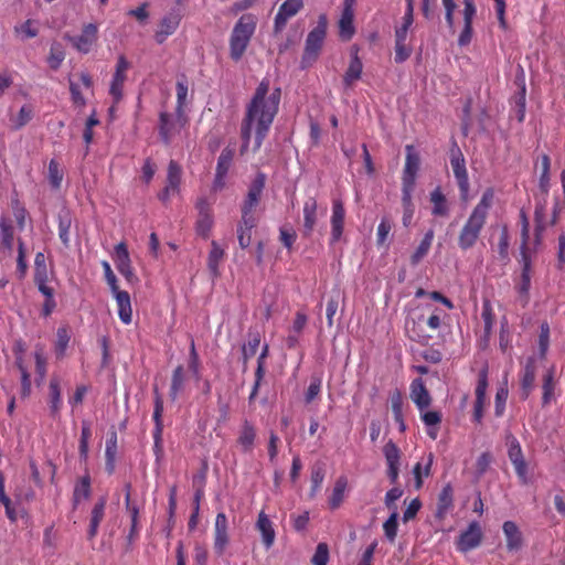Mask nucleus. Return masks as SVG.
<instances>
[{"mask_svg":"<svg viewBox=\"0 0 565 565\" xmlns=\"http://www.w3.org/2000/svg\"><path fill=\"white\" fill-rule=\"evenodd\" d=\"M257 225L255 216L242 215L237 225V239L241 248H247L252 243V231Z\"/></svg>","mask_w":565,"mask_h":565,"instance_id":"cd10ccee","label":"nucleus"},{"mask_svg":"<svg viewBox=\"0 0 565 565\" xmlns=\"http://www.w3.org/2000/svg\"><path fill=\"white\" fill-rule=\"evenodd\" d=\"M305 7L303 0H285L278 8L274 19L273 31L275 34L282 32L288 21L296 17Z\"/></svg>","mask_w":565,"mask_h":565,"instance_id":"9d476101","label":"nucleus"},{"mask_svg":"<svg viewBox=\"0 0 565 565\" xmlns=\"http://www.w3.org/2000/svg\"><path fill=\"white\" fill-rule=\"evenodd\" d=\"M348 488V478L345 476H340L333 486L332 493L329 498V508L331 510H337L340 508L344 500V492Z\"/></svg>","mask_w":565,"mask_h":565,"instance_id":"c9c22d12","label":"nucleus"},{"mask_svg":"<svg viewBox=\"0 0 565 565\" xmlns=\"http://www.w3.org/2000/svg\"><path fill=\"white\" fill-rule=\"evenodd\" d=\"M117 456V434L113 433L111 436L106 440L105 458L106 471L111 475L115 471V461Z\"/></svg>","mask_w":565,"mask_h":565,"instance_id":"603ef678","label":"nucleus"},{"mask_svg":"<svg viewBox=\"0 0 565 565\" xmlns=\"http://www.w3.org/2000/svg\"><path fill=\"white\" fill-rule=\"evenodd\" d=\"M164 406L161 394L158 391V387L153 388V414L152 419L154 422V428L152 431L153 437V454L157 460H160L163 457V415Z\"/></svg>","mask_w":565,"mask_h":565,"instance_id":"0eeeda50","label":"nucleus"},{"mask_svg":"<svg viewBox=\"0 0 565 565\" xmlns=\"http://www.w3.org/2000/svg\"><path fill=\"white\" fill-rule=\"evenodd\" d=\"M444 317L446 313L441 309L431 305L424 306L415 317L407 318L405 321L409 339L420 344H428L431 335L424 332L423 326L436 331L441 327Z\"/></svg>","mask_w":565,"mask_h":565,"instance_id":"7ed1b4c3","label":"nucleus"},{"mask_svg":"<svg viewBox=\"0 0 565 565\" xmlns=\"http://www.w3.org/2000/svg\"><path fill=\"white\" fill-rule=\"evenodd\" d=\"M269 93V79L264 78L257 86L253 98L247 105L241 126L242 148L245 152L252 140V131L255 129L253 151H258L266 138L269 128L278 113L281 90L279 87Z\"/></svg>","mask_w":565,"mask_h":565,"instance_id":"f257e3e1","label":"nucleus"},{"mask_svg":"<svg viewBox=\"0 0 565 565\" xmlns=\"http://www.w3.org/2000/svg\"><path fill=\"white\" fill-rule=\"evenodd\" d=\"M260 333L259 331H252L248 332V342L243 345L242 348V359L244 367H246L247 362L249 359H252L258 350V347L260 344Z\"/></svg>","mask_w":565,"mask_h":565,"instance_id":"a18cd8bd","label":"nucleus"},{"mask_svg":"<svg viewBox=\"0 0 565 565\" xmlns=\"http://www.w3.org/2000/svg\"><path fill=\"white\" fill-rule=\"evenodd\" d=\"M65 58V52L63 50V46L58 42H53L51 44L50 54L47 56V63L50 67L54 71H56L62 62Z\"/></svg>","mask_w":565,"mask_h":565,"instance_id":"4d7b16f0","label":"nucleus"},{"mask_svg":"<svg viewBox=\"0 0 565 565\" xmlns=\"http://www.w3.org/2000/svg\"><path fill=\"white\" fill-rule=\"evenodd\" d=\"M106 504H107V498L105 495H103L96 501V503L94 504V507L92 509L90 518H89V525H88V530H87V539L89 541H93L98 533L99 524L102 523V521L104 520V516H105Z\"/></svg>","mask_w":565,"mask_h":565,"instance_id":"a878e982","label":"nucleus"},{"mask_svg":"<svg viewBox=\"0 0 565 565\" xmlns=\"http://www.w3.org/2000/svg\"><path fill=\"white\" fill-rule=\"evenodd\" d=\"M509 396L507 384H503L497 390L494 398V415L501 417L505 411V404Z\"/></svg>","mask_w":565,"mask_h":565,"instance_id":"680f3d73","label":"nucleus"},{"mask_svg":"<svg viewBox=\"0 0 565 565\" xmlns=\"http://www.w3.org/2000/svg\"><path fill=\"white\" fill-rule=\"evenodd\" d=\"M515 288L520 296L522 306L525 307L529 303V291L531 288V271H527V269L521 270L520 281Z\"/></svg>","mask_w":565,"mask_h":565,"instance_id":"6e6d98bb","label":"nucleus"},{"mask_svg":"<svg viewBox=\"0 0 565 565\" xmlns=\"http://www.w3.org/2000/svg\"><path fill=\"white\" fill-rule=\"evenodd\" d=\"M409 391V397L419 413H423V411L430 406L433 398L422 377L412 381Z\"/></svg>","mask_w":565,"mask_h":565,"instance_id":"aec40b11","label":"nucleus"},{"mask_svg":"<svg viewBox=\"0 0 565 565\" xmlns=\"http://www.w3.org/2000/svg\"><path fill=\"white\" fill-rule=\"evenodd\" d=\"M435 233L433 230H428L415 252L411 256V264L416 266L429 252Z\"/></svg>","mask_w":565,"mask_h":565,"instance_id":"79ce46f5","label":"nucleus"},{"mask_svg":"<svg viewBox=\"0 0 565 565\" xmlns=\"http://www.w3.org/2000/svg\"><path fill=\"white\" fill-rule=\"evenodd\" d=\"M463 3V29L459 34V46H467L472 40V20L477 13L475 0H462Z\"/></svg>","mask_w":565,"mask_h":565,"instance_id":"a211bd4d","label":"nucleus"},{"mask_svg":"<svg viewBox=\"0 0 565 565\" xmlns=\"http://www.w3.org/2000/svg\"><path fill=\"white\" fill-rule=\"evenodd\" d=\"M177 107L175 113L179 117H182V113H184L183 107L185 106L186 96H188V81L184 75L180 79H178L177 85Z\"/></svg>","mask_w":565,"mask_h":565,"instance_id":"5fc2aeb1","label":"nucleus"},{"mask_svg":"<svg viewBox=\"0 0 565 565\" xmlns=\"http://www.w3.org/2000/svg\"><path fill=\"white\" fill-rule=\"evenodd\" d=\"M268 353H269V347H268V344H265L262 349V352H260L258 359H257V367L255 371V382H254L252 392L248 397L249 403H253L258 394L260 383L265 375V360L268 356Z\"/></svg>","mask_w":565,"mask_h":565,"instance_id":"72a5a7b5","label":"nucleus"},{"mask_svg":"<svg viewBox=\"0 0 565 565\" xmlns=\"http://www.w3.org/2000/svg\"><path fill=\"white\" fill-rule=\"evenodd\" d=\"M26 270L28 263L25 244L21 238H18L17 273L20 279H23L25 277Z\"/></svg>","mask_w":565,"mask_h":565,"instance_id":"bf43d9fd","label":"nucleus"},{"mask_svg":"<svg viewBox=\"0 0 565 565\" xmlns=\"http://www.w3.org/2000/svg\"><path fill=\"white\" fill-rule=\"evenodd\" d=\"M354 12H343L341 13V18L339 20V36L343 41H350L355 34L354 28Z\"/></svg>","mask_w":565,"mask_h":565,"instance_id":"de8ad7c7","label":"nucleus"},{"mask_svg":"<svg viewBox=\"0 0 565 565\" xmlns=\"http://www.w3.org/2000/svg\"><path fill=\"white\" fill-rule=\"evenodd\" d=\"M406 158L403 169L402 181L416 183V177L420 166V157L413 145L405 147Z\"/></svg>","mask_w":565,"mask_h":565,"instance_id":"412c9836","label":"nucleus"},{"mask_svg":"<svg viewBox=\"0 0 565 565\" xmlns=\"http://www.w3.org/2000/svg\"><path fill=\"white\" fill-rule=\"evenodd\" d=\"M233 157H234L233 150H231L228 148L223 149L221 154L218 156L215 172L227 175L228 170L232 164V161H233Z\"/></svg>","mask_w":565,"mask_h":565,"instance_id":"69168bd1","label":"nucleus"},{"mask_svg":"<svg viewBox=\"0 0 565 565\" xmlns=\"http://www.w3.org/2000/svg\"><path fill=\"white\" fill-rule=\"evenodd\" d=\"M488 388V367H482L478 373V382L476 386V401L486 402Z\"/></svg>","mask_w":565,"mask_h":565,"instance_id":"e2e57ef3","label":"nucleus"},{"mask_svg":"<svg viewBox=\"0 0 565 565\" xmlns=\"http://www.w3.org/2000/svg\"><path fill=\"white\" fill-rule=\"evenodd\" d=\"M383 455L387 466L386 476L392 484H396L399 476L401 449L393 440H388L383 447Z\"/></svg>","mask_w":565,"mask_h":565,"instance_id":"4468645a","label":"nucleus"},{"mask_svg":"<svg viewBox=\"0 0 565 565\" xmlns=\"http://www.w3.org/2000/svg\"><path fill=\"white\" fill-rule=\"evenodd\" d=\"M450 166L459 188L460 199L467 201L470 190L468 171L465 157L456 142H454L450 149Z\"/></svg>","mask_w":565,"mask_h":565,"instance_id":"423d86ee","label":"nucleus"},{"mask_svg":"<svg viewBox=\"0 0 565 565\" xmlns=\"http://www.w3.org/2000/svg\"><path fill=\"white\" fill-rule=\"evenodd\" d=\"M70 341V328L67 326L60 327L56 331V340L54 342V353L57 360L65 358Z\"/></svg>","mask_w":565,"mask_h":565,"instance_id":"e433bc0d","label":"nucleus"},{"mask_svg":"<svg viewBox=\"0 0 565 565\" xmlns=\"http://www.w3.org/2000/svg\"><path fill=\"white\" fill-rule=\"evenodd\" d=\"M256 529L262 534V542L264 546L266 548H270L275 543L276 532L273 522L264 511H260L258 514Z\"/></svg>","mask_w":565,"mask_h":565,"instance_id":"bb28decb","label":"nucleus"},{"mask_svg":"<svg viewBox=\"0 0 565 565\" xmlns=\"http://www.w3.org/2000/svg\"><path fill=\"white\" fill-rule=\"evenodd\" d=\"M188 118L184 113L182 117L175 114V118L172 115L162 111L159 115V135L161 141L169 146L173 138L180 134L181 129L186 125Z\"/></svg>","mask_w":565,"mask_h":565,"instance_id":"1a4fd4ad","label":"nucleus"},{"mask_svg":"<svg viewBox=\"0 0 565 565\" xmlns=\"http://www.w3.org/2000/svg\"><path fill=\"white\" fill-rule=\"evenodd\" d=\"M257 17L244 13L235 23L230 36V56L237 62L244 55L257 26Z\"/></svg>","mask_w":565,"mask_h":565,"instance_id":"20e7f679","label":"nucleus"},{"mask_svg":"<svg viewBox=\"0 0 565 565\" xmlns=\"http://www.w3.org/2000/svg\"><path fill=\"white\" fill-rule=\"evenodd\" d=\"M482 530L477 521L469 523L466 531L461 532L457 540V550L461 553H467L481 544Z\"/></svg>","mask_w":565,"mask_h":565,"instance_id":"2eb2a0df","label":"nucleus"},{"mask_svg":"<svg viewBox=\"0 0 565 565\" xmlns=\"http://www.w3.org/2000/svg\"><path fill=\"white\" fill-rule=\"evenodd\" d=\"M324 470L322 467H313L312 470H311V478H310V481H311V487H310V492H309V497L312 499L317 495V493L320 491L321 489V486L323 483V480H324Z\"/></svg>","mask_w":565,"mask_h":565,"instance_id":"052dcab7","label":"nucleus"},{"mask_svg":"<svg viewBox=\"0 0 565 565\" xmlns=\"http://www.w3.org/2000/svg\"><path fill=\"white\" fill-rule=\"evenodd\" d=\"M507 540V548L510 552L519 551L523 545L522 533L513 521H505L502 525Z\"/></svg>","mask_w":565,"mask_h":565,"instance_id":"c756f323","label":"nucleus"},{"mask_svg":"<svg viewBox=\"0 0 565 565\" xmlns=\"http://www.w3.org/2000/svg\"><path fill=\"white\" fill-rule=\"evenodd\" d=\"M507 444L508 457L514 467L520 483L527 484L530 481L527 462L525 461L520 441L516 439V437L510 434L507 436Z\"/></svg>","mask_w":565,"mask_h":565,"instance_id":"6e6552de","label":"nucleus"},{"mask_svg":"<svg viewBox=\"0 0 565 565\" xmlns=\"http://www.w3.org/2000/svg\"><path fill=\"white\" fill-rule=\"evenodd\" d=\"M130 64L124 55H120L116 63L115 73L113 75L109 94L115 102H119L124 94V84L127 79V71Z\"/></svg>","mask_w":565,"mask_h":565,"instance_id":"f3484780","label":"nucleus"},{"mask_svg":"<svg viewBox=\"0 0 565 565\" xmlns=\"http://www.w3.org/2000/svg\"><path fill=\"white\" fill-rule=\"evenodd\" d=\"M180 15L177 13H170L162 18L154 35L157 43L162 44L169 35L173 34L180 24Z\"/></svg>","mask_w":565,"mask_h":565,"instance_id":"c85d7f7f","label":"nucleus"},{"mask_svg":"<svg viewBox=\"0 0 565 565\" xmlns=\"http://www.w3.org/2000/svg\"><path fill=\"white\" fill-rule=\"evenodd\" d=\"M434 462V455L429 452L426 457V462H417L413 468V475L415 479V488L418 490L423 487V477H428L430 475V469Z\"/></svg>","mask_w":565,"mask_h":565,"instance_id":"3c124183","label":"nucleus"},{"mask_svg":"<svg viewBox=\"0 0 565 565\" xmlns=\"http://www.w3.org/2000/svg\"><path fill=\"white\" fill-rule=\"evenodd\" d=\"M33 117V109L30 105H23L17 117L12 119L13 129L19 130L24 127Z\"/></svg>","mask_w":565,"mask_h":565,"instance_id":"774afa93","label":"nucleus"},{"mask_svg":"<svg viewBox=\"0 0 565 565\" xmlns=\"http://www.w3.org/2000/svg\"><path fill=\"white\" fill-rule=\"evenodd\" d=\"M363 71V64L360 57L358 56V52H355L350 61L349 67L345 71L343 76V83L345 86L350 87L355 81L361 78Z\"/></svg>","mask_w":565,"mask_h":565,"instance_id":"a19ab883","label":"nucleus"},{"mask_svg":"<svg viewBox=\"0 0 565 565\" xmlns=\"http://www.w3.org/2000/svg\"><path fill=\"white\" fill-rule=\"evenodd\" d=\"M185 384V374L183 365H178L172 373L169 395L174 402L179 394L183 392Z\"/></svg>","mask_w":565,"mask_h":565,"instance_id":"37998d69","label":"nucleus"},{"mask_svg":"<svg viewBox=\"0 0 565 565\" xmlns=\"http://www.w3.org/2000/svg\"><path fill=\"white\" fill-rule=\"evenodd\" d=\"M303 228L302 235L305 237H310L315 231V227L318 223V203L317 200L312 196L308 198L303 202Z\"/></svg>","mask_w":565,"mask_h":565,"instance_id":"5701e85b","label":"nucleus"},{"mask_svg":"<svg viewBox=\"0 0 565 565\" xmlns=\"http://www.w3.org/2000/svg\"><path fill=\"white\" fill-rule=\"evenodd\" d=\"M49 181L51 186L55 190L60 189L63 181V172L55 159H52L49 163Z\"/></svg>","mask_w":565,"mask_h":565,"instance_id":"338daca9","label":"nucleus"},{"mask_svg":"<svg viewBox=\"0 0 565 565\" xmlns=\"http://www.w3.org/2000/svg\"><path fill=\"white\" fill-rule=\"evenodd\" d=\"M430 202L433 204V215L443 217L448 216L449 205L440 188H436L434 191L430 192Z\"/></svg>","mask_w":565,"mask_h":565,"instance_id":"4c0bfd02","label":"nucleus"},{"mask_svg":"<svg viewBox=\"0 0 565 565\" xmlns=\"http://www.w3.org/2000/svg\"><path fill=\"white\" fill-rule=\"evenodd\" d=\"M0 239L2 246L11 252L14 242V228L11 221L7 217H1L0 220Z\"/></svg>","mask_w":565,"mask_h":565,"instance_id":"864d4df0","label":"nucleus"},{"mask_svg":"<svg viewBox=\"0 0 565 565\" xmlns=\"http://www.w3.org/2000/svg\"><path fill=\"white\" fill-rule=\"evenodd\" d=\"M398 513L393 511V513L388 516V519L383 524V530L386 539L393 543L397 535L398 530Z\"/></svg>","mask_w":565,"mask_h":565,"instance_id":"0e129e2a","label":"nucleus"},{"mask_svg":"<svg viewBox=\"0 0 565 565\" xmlns=\"http://www.w3.org/2000/svg\"><path fill=\"white\" fill-rule=\"evenodd\" d=\"M114 262L117 270L125 277V279L129 284L138 281V278L131 265L128 247L125 242H120L115 246Z\"/></svg>","mask_w":565,"mask_h":565,"instance_id":"ddd939ff","label":"nucleus"},{"mask_svg":"<svg viewBox=\"0 0 565 565\" xmlns=\"http://www.w3.org/2000/svg\"><path fill=\"white\" fill-rule=\"evenodd\" d=\"M481 319L483 321V337L489 339L495 322V315L489 299H483L482 301Z\"/></svg>","mask_w":565,"mask_h":565,"instance_id":"09e8293b","label":"nucleus"},{"mask_svg":"<svg viewBox=\"0 0 565 565\" xmlns=\"http://www.w3.org/2000/svg\"><path fill=\"white\" fill-rule=\"evenodd\" d=\"M182 181V168L181 166L174 161L170 160L167 169V186H169L171 190H175L180 192Z\"/></svg>","mask_w":565,"mask_h":565,"instance_id":"8fccbe9b","label":"nucleus"},{"mask_svg":"<svg viewBox=\"0 0 565 565\" xmlns=\"http://www.w3.org/2000/svg\"><path fill=\"white\" fill-rule=\"evenodd\" d=\"M554 373H555L554 367H551L543 375V383H542V405L543 406H547L554 397V390H555V384H556Z\"/></svg>","mask_w":565,"mask_h":565,"instance_id":"c03bdc74","label":"nucleus"},{"mask_svg":"<svg viewBox=\"0 0 565 565\" xmlns=\"http://www.w3.org/2000/svg\"><path fill=\"white\" fill-rule=\"evenodd\" d=\"M536 377V365L535 359L529 358L523 366L520 385H521V398L526 399L531 395Z\"/></svg>","mask_w":565,"mask_h":565,"instance_id":"4be33fe9","label":"nucleus"},{"mask_svg":"<svg viewBox=\"0 0 565 565\" xmlns=\"http://www.w3.org/2000/svg\"><path fill=\"white\" fill-rule=\"evenodd\" d=\"M345 209L341 200L332 201L330 244L340 241L344 228Z\"/></svg>","mask_w":565,"mask_h":565,"instance_id":"6ab92c4d","label":"nucleus"},{"mask_svg":"<svg viewBox=\"0 0 565 565\" xmlns=\"http://www.w3.org/2000/svg\"><path fill=\"white\" fill-rule=\"evenodd\" d=\"M257 437V430L255 425L248 419H244L237 436V444L242 448L243 452H252L255 446Z\"/></svg>","mask_w":565,"mask_h":565,"instance_id":"393cba45","label":"nucleus"},{"mask_svg":"<svg viewBox=\"0 0 565 565\" xmlns=\"http://www.w3.org/2000/svg\"><path fill=\"white\" fill-rule=\"evenodd\" d=\"M452 505H454V489L448 483L441 489V491L438 495L435 516L439 520L445 519L448 511L452 508Z\"/></svg>","mask_w":565,"mask_h":565,"instance_id":"473e14b6","label":"nucleus"},{"mask_svg":"<svg viewBox=\"0 0 565 565\" xmlns=\"http://www.w3.org/2000/svg\"><path fill=\"white\" fill-rule=\"evenodd\" d=\"M266 184V175L263 172H258L252 181L247 195L242 204V215L255 216L253 214L254 209L258 205L262 193Z\"/></svg>","mask_w":565,"mask_h":565,"instance_id":"f8f14e48","label":"nucleus"},{"mask_svg":"<svg viewBox=\"0 0 565 565\" xmlns=\"http://www.w3.org/2000/svg\"><path fill=\"white\" fill-rule=\"evenodd\" d=\"M113 295L118 306L120 321L124 324H130L132 321V309L129 294L125 290H118L113 292Z\"/></svg>","mask_w":565,"mask_h":565,"instance_id":"2f4dec72","label":"nucleus"},{"mask_svg":"<svg viewBox=\"0 0 565 565\" xmlns=\"http://www.w3.org/2000/svg\"><path fill=\"white\" fill-rule=\"evenodd\" d=\"M420 419L427 427V435L435 440L438 436L443 414L439 411L425 409L420 413Z\"/></svg>","mask_w":565,"mask_h":565,"instance_id":"f704fd0d","label":"nucleus"},{"mask_svg":"<svg viewBox=\"0 0 565 565\" xmlns=\"http://www.w3.org/2000/svg\"><path fill=\"white\" fill-rule=\"evenodd\" d=\"M534 223H535V227H534V243H535V245H540L542 243L543 234H544L545 230L547 228V226H551L550 225V220H547V216H546V204H545V202L537 203L535 205Z\"/></svg>","mask_w":565,"mask_h":565,"instance_id":"7c9ffc66","label":"nucleus"},{"mask_svg":"<svg viewBox=\"0 0 565 565\" xmlns=\"http://www.w3.org/2000/svg\"><path fill=\"white\" fill-rule=\"evenodd\" d=\"M90 477L88 475L83 476L75 484L73 491V507L74 509L83 501L90 497Z\"/></svg>","mask_w":565,"mask_h":565,"instance_id":"58836bf2","label":"nucleus"},{"mask_svg":"<svg viewBox=\"0 0 565 565\" xmlns=\"http://www.w3.org/2000/svg\"><path fill=\"white\" fill-rule=\"evenodd\" d=\"M214 543L213 548L217 556H222L230 543L228 521L224 512H218L214 523Z\"/></svg>","mask_w":565,"mask_h":565,"instance_id":"dca6fc26","label":"nucleus"},{"mask_svg":"<svg viewBox=\"0 0 565 565\" xmlns=\"http://www.w3.org/2000/svg\"><path fill=\"white\" fill-rule=\"evenodd\" d=\"M328 30V19L326 14L318 17L317 25L308 33L305 42V49L301 57V67L311 66L319 57L322 50Z\"/></svg>","mask_w":565,"mask_h":565,"instance_id":"39448f33","label":"nucleus"},{"mask_svg":"<svg viewBox=\"0 0 565 565\" xmlns=\"http://www.w3.org/2000/svg\"><path fill=\"white\" fill-rule=\"evenodd\" d=\"M71 217L68 213L58 215V237L63 245L67 248L71 244L70 230H71Z\"/></svg>","mask_w":565,"mask_h":565,"instance_id":"13d9d810","label":"nucleus"},{"mask_svg":"<svg viewBox=\"0 0 565 565\" xmlns=\"http://www.w3.org/2000/svg\"><path fill=\"white\" fill-rule=\"evenodd\" d=\"M493 189H486L479 203L473 207L458 234L457 243L461 250L466 252L471 249L477 244L487 223L489 210L493 204Z\"/></svg>","mask_w":565,"mask_h":565,"instance_id":"f03ea898","label":"nucleus"},{"mask_svg":"<svg viewBox=\"0 0 565 565\" xmlns=\"http://www.w3.org/2000/svg\"><path fill=\"white\" fill-rule=\"evenodd\" d=\"M195 207L198 210V218L195 222L196 234L203 238H207L214 225L212 204L205 198H200Z\"/></svg>","mask_w":565,"mask_h":565,"instance_id":"9b49d317","label":"nucleus"},{"mask_svg":"<svg viewBox=\"0 0 565 565\" xmlns=\"http://www.w3.org/2000/svg\"><path fill=\"white\" fill-rule=\"evenodd\" d=\"M50 392V411L53 417H57L63 402L61 396L60 381L57 379H51L49 384Z\"/></svg>","mask_w":565,"mask_h":565,"instance_id":"ea45409f","label":"nucleus"},{"mask_svg":"<svg viewBox=\"0 0 565 565\" xmlns=\"http://www.w3.org/2000/svg\"><path fill=\"white\" fill-rule=\"evenodd\" d=\"M97 26L93 23L86 24L78 36L71 38L73 45L82 53H88L97 40Z\"/></svg>","mask_w":565,"mask_h":565,"instance_id":"b1692460","label":"nucleus"},{"mask_svg":"<svg viewBox=\"0 0 565 565\" xmlns=\"http://www.w3.org/2000/svg\"><path fill=\"white\" fill-rule=\"evenodd\" d=\"M224 249L218 245L216 241H212L211 250L207 257V268L213 277L220 275L218 265L224 258Z\"/></svg>","mask_w":565,"mask_h":565,"instance_id":"49530a36","label":"nucleus"}]
</instances>
